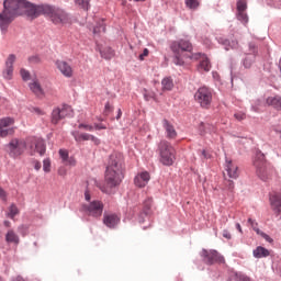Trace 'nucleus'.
<instances>
[{"mask_svg":"<svg viewBox=\"0 0 281 281\" xmlns=\"http://www.w3.org/2000/svg\"><path fill=\"white\" fill-rule=\"evenodd\" d=\"M252 255L255 258H267L269 256V250L262 246H258L254 251Z\"/></svg>","mask_w":281,"mask_h":281,"instance_id":"26","label":"nucleus"},{"mask_svg":"<svg viewBox=\"0 0 281 281\" xmlns=\"http://www.w3.org/2000/svg\"><path fill=\"white\" fill-rule=\"evenodd\" d=\"M170 49L173 54V63L179 67L186 65V59L190 58V60H192L194 58V54H192V43L188 40H178L172 42Z\"/></svg>","mask_w":281,"mask_h":281,"instance_id":"4","label":"nucleus"},{"mask_svg":"<svg viewBox=\"0 0 281 281\" xmlns=\"http://www.w3.org/2000/svg\"><path fill=\"white\" fill-rule=\"evenodd\" d=\"M257 176L261 181H268L271 179V169L267 167V160H265V154L257 151L252 161Z\"/></svg>","mask_w":281,"mask_h":281,"instance_id":"5","label":"nucleus"},{"mask_svg":"<svg viewBox=\"0 0 281 281\" xmlns=\"http://www.w3.org/2000/svg\"><path fill=\"white\" fill-rule=\"evenodd\" d=\"M192 60H200V64L198 66L199 71H210V69H212V64H210V59L207 58V56L201 53H195Z\"/></svg>","mask_w":281,"mask_h":281,"instance_id":"14","label":"nucleus"},{"mask_svg":"<svg viewBox=\"0 0 281 281\" xmlns=\"http://www.w3.org/2000/svg\"><path fill=\"white\" fill-rule=\"evenodd\" d=\"M33 166H34V168H35L36 170H41V168H42V165H41V162H40L38 160H34V161H33Z\"/></svg>","mask_w":281,"mask_h":281,"instance_id":"52","label":"nucleus"},{"mask_svg":"<svg viewBox=\"0 0 281 281\" xmlns=\"http://www.w3.org/2000/svg\"><path fill=\"white\" fill-rule=\"evenodd\" d=\"M34 111L37 115H45V112L38 108H35Z\"/></svg>","mask_w":281,"mask_h":281,"instance_id":"53","label":"nucleus"},{"mask_svg":"<svg viewBox=\"0 0 281 281\" xmlns=\"http://www.w3.org/2000/svg\"><path fill=\"white\" fill-rule=\"evenodd\" d=\"M59 112L61 113V116L69 117L74 115V110L71 109V105L64 104L59 108Z\"/></svg>","mask_w":281,"mask_h":281,"instance_id":"32","label":"nucleus"},{"mask_svg":"<svg viewBox=\"0 0 281 281\" xmlns=\"http://www.w3.org/2000/svg\"><path fill=\"white\" fill-rule=\"evenodd\" d=\"M201 256L206 265H225V257L216 250L203 249Z\"/></svg>","mask_w":281,"mask_h":281,"instance_id":"8","label":"nucleus"},{"mask_svg":"<svg viewBox=\"0 0 281 281\" xmlns=\"http://www.w3.org/2000/svg\"><path fill=\"white\" fill-rule=\"evenodd\" d=\"M103 224L110 229H114L120 224V217L113 213L103 215Z\"/></svg>","mask_w":281,"mask_h":281,"instance_id":"17","label":"nucleus"},{"mask_svg":"<svg viewBox=\"0 0 281 281\" xmlns=\"http://www.w3.org/2000/svg\"><path fill=\"white\" fill-rule=\"evenodd\" d=\"M151 207H153V199L148 198L144 202V212H145V214H150Z\"/></svg>","mask_w":281,"mask_h":281,"instance_id":"37","label":"nucleus"},{"mask_svg":"<svg viewBox=\"0 0 281 281\" xmlns=\"http://www.w3.org/2000/svg\"><path fill=\"white\" fill-rule=\"evenodd\" d=\"M14 119L3 117L0 119V137H8L14 134Z\"/></svg>","mask_w":281,"mask_h":281,"instance_id":"11","label":"nucleus"},{"mask_svg":"<svg viewBox=\"0 0 281 281\" xmlns=\"http://www.w3.org/2000/svg\"><path fill=\"white\" fill-rule=\"evenodd\" d=\"M161 85H162L164 91H172V89L175 87V82L172 81V78H170V77L164 78L161 81Z\"/></svg>","mask_w":281,"mask_h":281,"instance_id":"28","label":"nucleus"},{"mask_svg":"<svg viewBox=\"0 0 281 281\" xmlns=\"http://www.w3.org/2000/svg\"><path fill=\"white\" fill-rule=\"evenodd\" d=\"M105 111H111V104L109 103L105 104Z\"/></svg>","mask_w":281,"mask_h":281,"instance_id":"61","label":"nucleus"},{"mask_svg":"<svg viewBox=\"0 0 281 281\" xmlns=\"http://www.w3.org/2000/svg\"><path fill=\"white\" fill-rule=\"evenodd\" d=\"M184 3L189 10H196L200 5L199 0H184Z\"/></svg>","mask_w":281,"mask_h":281,"instance_id":"34","label":"nucleus"},{"mask_svg":"<svg viewBox=\"0 0 281 281\" xmlns=\"http://www.w3.org/2000/svg\"><path fill=\"white\" fill-rule=\"evenodd\" d=\"M235 278L237 281H251V279H249V277H247L243 273H236Z\"/></svg>","mask_w":281,"mask_h":281,"instance_id":"43","label":"nucleus"},{"mask_svg":"<svg viewBox=\"0 0 281 281\" xmlns=\"http://www.w3.org/2000/svg\"><path fill=\"white\" fill-rule=\"evenodd\" d=\"M194 100L202 109H207L212 104V89L200 87L194 93Z\"/></svg>","mask_w":281,"mask_h":281,"instance_id":"7","label":"nucleus"},{"mask_svg":"<svg viewBox=\"0 0 281 281\" xmlns=\"http://www.w3.org/2000/svg\"><path fill=\"white\" fill-rule=\"evenodd\" d=\"M4 226L5 227H10V222L9 221H4Z\"/></svg>","mask_w":281,"mask_h":281,"instance_id":"63","label":"nucleus"},{"mask_svg":"<svg viewBox=\"0 0 281 281\" xmlns=\"http://www.w3.org/2000/svg\"><path fill=\"white\" fill-rule=\"evenodd\" d=\"M55 65L65 78H74V67L69 63L58 59L55 61Z\"/></svg>","mask_w":281,"mask_h":281,"instance_id":"13","label":"nucleus"},{"mask_svg":"<svg viewBox=\"0 0 281 281\" xmlns=\"http://www.w3.org/2000/svg\"><path fill=\"white\" fill-rule=\"evenodd\" d=\"M234 117L237 119L238 122H243V120H245V117H247V115L243 112H237L234 114Z\"/></svg>","mask_w":281,"mask_h":281,"instance_id":"44","label":"nucleus"},{"mask_svg":"<svg viewBox=\"0 0 281 281\" xmlns=\"http://www.w3.org/2000/svg\"><path fill=\"white\" fill-rule=\"evenodd\" d=\"M220 45H223L226 52H229V49H236L238 48V41H229L225 37H220L218 40Z\"/></svg>","mask_w":281,"mask_h":281,"instance_id":"23","label":"nucleus"},{"mask_svg":"<svg viewBox=\"0 0 281 281\" xmlns=\"http://www.w3.org/2000/svg\"><path fill=\"white\" fill-rule=\"evenodd\" d=\"M270 205H271V210L272 212H274V214L277 215H281V198L280 195H272L270 198Z\"/></svg>","mask_w":281,"mask_h":281,"instance_id":"22","label":"nucleus"},{"mask_svg":"<svg viewBox=\"0 0 281 281\" xmlns=\"http://www.w3.org/2000/svg\"><path fill=\"white\" fill-rule=\"evenodd\" d=\"M60 120H65L60 113V108H55L52 112V124H58Z\"/></svg>","mask_w":281,"mask_h":281,"instance_id":"30","label":"nucleus"},{"mask_svg":"<svg viewBox=\"0 0 281 281\" xmlns=\"http://www.w3.org/2000/svg\"><path fill=\"white\" fill-rule=\"evenodd\" d=\"M158 150L164 166H172L175 164L177 151L168 140H161L158 145Z\"/></svg>","mask_w":281,"mask_h":281,"instance_id":"6","label":"nucleus"},{"mask_svg":"<svg viewBox=\"0 0 281 281\" xmlns=\"http://www.w3.org/2000/svg\"><path fill=\"white\" fill-rule=\"evenodd\" d=\"M94 128L97 131H104L106 130V126L104 124H94Z\"/></svg>","mask_w":281,"mask_h":281,"instance_id":"51","label":"nucleus"},{"mask_svg":"<svg viewBox=\"0 0 281 281\" xmlns=\"http://www.w3.org/2000/svg\"><path fill=\"white\" fill-rule=\"evenodd\" d=\"M43 170L44 172H52V160H49V158L44 159Z\"/></svg>","mask_w":281,"mask_h":281,"instance_id":"39","label":"nucleus"},{"mask_svg":"<svg viewBox=\"0 0 281 281\" xmlns=\"http://www.w3.org/2000/svg\"><path fill=\"white\" fill-rule=\"evenodd\" d=\"M102 32H106V26L104 25V22L93 29V34H102Z\"/></svg>","mask_w":281,"mask_h":281,"instance_id":"40","label":"nucleus"},{"mask_svg":"<svg viewBox=\"0 0 281 281\" xmlns=\"http://www.w3.org/2000/svg\"><path fill=\"white\" fill-rule=\"evenodd\" d=\"M7 243H13L14 245H19V235L14 233V231H8L5 235Z\"/></svg>","mask_w":281,"mask_h":281,"instance_id":"31","label":"nucleus"},{"mask_svg":"<svg viewBox=\"0 0 281 281\" xmlns=\"http://www.w3.org/2000/svg\"><path fill=\"white\" fill-rule=\"evenodd\" d=\"M202 156L204 157V159H207V151L205 149L202 150Z\"/></svg>","mask_w":281,"mask_h":281,"instance_id":"59","label":"nucleus"},{"mask_svg":"<svg viewBox=\"0 0 281 281\" xmlns=\"http://www.w3.org/2000/svg\"><path fill=\"white\" fill-rule=\"evenodd\" d=\"M201 135H206V133H216V127L210 123H201L199 126Z\"/></svg>","mask_w":281,"mask_h":281,"instance_id":"25","label":"nucleus"},{"mask_svg":"<svg viewBox=\"0 0 281 281\" xmlns=\"http://www.w3.org/2000/svg\"><path fill=\"white\" fill-rule=\"evenodd\" d=\"M13 281H25V279H23L22 277H18Z\"/></svg>","mask_w":281,"mask_h":281,"instance_id":"60","label":"nucleus"},{"mask_svg":"<svg viewBox=\"0 0 281 281\" xmlns=\"http://www.w3.org/2000/svg\"><path fill=\"white\" fill-rule=\"evenodd\" d=\"M90 142H92V144H94V146H100V138H98L94 135L91 136Z\"/></svg>","mask_w":281,"mask_h":281,"instance_id":"49","label":"nucleus"},{"mask_svg":"<svg viewBox=\"0 0 281 281\" xmlns=\"http://www.w3.org/2000/svg\"><path fill=\"white\" fill-rule=\"evenodd\" d=\"M3 8V11L0 13V27L1 30H8V25L14 21L15 16L21 14H26L29 19H36L38 5L25 0H4Z\"/></svg>","mask_w":281,"mask_h":281,"instance_id":"1","label":"nucleus"},{"mask_svg":"<svg viewBox=\"0 0 281 281\" xmlns=\"http://www.w3.org/2000/svg\"><path fill=\"white\" fill-rule=\"evenodd\" d=\"M104 210V204L100 201H92L90 204H83L82 211L86 212L89 216H94V218H98V216H102V212Z\"/></svg>","mask_w":281,"mask_h":281,"instance_id":"10","label":"nucleus"},{"mask_svg":"<svg viewBox=\"0 0 281 281\" xmlns=\"http://www.w3.org/2000/svg\"><path fill=\"white\" fill-rule=\"evenodd\" d=\"M59 156L61 157L63 164H65V161H67V159L69 158V151H67L65 149H60Z\"/></svg>","mask_w":281,"mask_h":281,"instance_id":"41","label":"nucleus"},{"mask_svg":"<svg viewBox=\"0 0 281 281\" xmlns=\"http://www.w3.org/2000/svg\"><path fill=\"white\" fill-rule=\"evenodd\" d=\"M91 0H75L76 5H78V8H80L81 10H89V8L91 7L90 3Z\"/></svg>","mask_w":281,"mask_h":281,"instance_id":"33","label":"nucleus"},{"mask_svg":"<svg viewBox=\"0 0 281 281\" xmlns=\"http://www.w3.org/2000/svg\"><path fill=\"white\" fill-rule=\"evenodd\" d=\"M162 127L166 131L167 139H177V130H175V125H172V123L165 119L162 121Z\"/></svg>","mask_w":281,"mask_h":281,"instance_id":"19","label":"nucleus"},{"mask_svg":"<svg viewBox=\"0 0 281 281\" xmlns=\"http://www.w3.org/2000/svg\"><path fill=\"white\" fill-rule=\"evenodd\" d=\"M259 234L262 236V238H265V240H267V243H273V239L269 235L265 233H259Z\"/></svg>","mask_w":281,"mask_h":281,"instance_id":"50","label":"nucleus"},{"mask_svg":"<svg viewBox=\"0 0 281 281\" xmlns=\"http://www.w3.org/2000/svg\"><path fill=\"white\" fill-rule=\"evenodd\" d=\"M19 215V207L14 204H11L9 207L8 217L14 220V216Z\"/></svg>","mask_w":281,"mask_h":281,"instance_id":"35","label":"nucleus"},{"mask_svg":"<svg viewBox=\"0 0 281 281\" xmlns=\"http://www.w3.org/2000/svg\"><path fill=\"white\" fill-rule=\"evenodd\" d=\"M225 171L227 172L229 179H238L240 172L238 171V166H236L232 160L226 161Z\"/></svg>","mask_w":281,"mask_h":281,"instance_id":"21","label":"nucleus"},{"mask_svg":"<svg viewBox=\"0 0 281 281\" xmlns=\"http://www.w3.org/2000/svg\"><path fill=\"white\" fill-rule=\"evenodd\" d=\"M248 223L257 234H260V228L258 227V223H256L252 218H248Z\"/></svg>","mask_w":281,"mask_h":281,"instance_id":"42","label":"nucleus"},{"mask_svg":"<svg viewBox=\"0 0 281 281\" xmlns=\"http://www.w3.org/2000/svg\"><path fill=\"white\" fill-rule=\"evenodd\" d=\"M79 128H85V131H93V125L89 124H79Z\"/></svg>","mask_w":281,"mask_h":281,"instance_id":"48","label":"nucleus"},{"mask_svg":"<svg viewBox=\"0 0 281 281\" xmlns=\"http://www.w3.org/2000/svg\"><path fill=\"white\" fill-rule=\"evenodd\" d=\"M148 181H150V173H148V171L138 173L134 179V183L137 188H146Z\"/></svg>","mask_w":281,"mask_h":281,"instance_id":"18","label":"nucleus"},{"mask_svg":"<svg viewBox=\"0 0 281 281\" xmlns=\"http://www.w3.org/2000/svg\"><path fill=\"white\" fill-rule=\"evenodd\" d=\"M65 166H76V159L74 157H68L67 160H65Z\"/></svg>","mask_w":281,"mask_h":281,"instance_id":"45","label":"nucleus"},{"mask_svg":"<svg viewBox=\"0 0 281 281\" xmlns=\"http://www.w3.org/2000/svg\"><path fill=\"white\" fill-rule=\"evenodd\" d=\"M228 190H232L234 188V181H226Z\"/></svg>","mask_w":281,"mask_h":281,"instance_id":"54","label":"nucleus"},{"mask_svg":"<svg viewBox=\"0 0 281 281\" xmlns=\"http://www.w3.org/2000/svg\"><path fill=\"white\" fill-rule=\"evenodd\" d=\"M76 142H90L92 135L87 133L72 132Z\"/></svg>","mask_w":281,"mask_h":281,"instance_id":"27","label":"nucleus"},{"mask_svg":"<svg viewBox=\"0 0 281 281\" xmlns=\"http://www.w3.org/2000/svg\"><path fill=\"white\" fill-rule=\"evenodd\" d=\"M254 55H248L245 59H244V67L245 69H251V65H254Z\"/></svg>","mask_w":281,"mask_h":281,"instance_id":"36","label":"nucleus"},{"mask_svg":"<svg viewBox=\"0 0 281 281\" xmlns=\"http://www.w3.org/2000/svg\"><path fill=\"white\" fill-rule=\"evenodd\" d=\"M16 60V56L14 55H10L7 59V68L3 71V76L7 80L12 79V74L14 71V68L12 67V65H14V61Z\"/></svg>","mask_w":281,"mask_h":281,"instance_id":"20","label":"nucleus"},{"mask_svg":"<svg viewBox=\"0 0 281 281\" xmlns=\"http://www.w3.org/2000/svg\"><path fill=\"white\" fill-rule=\"evenodd\" d=\"M148 54H150V50H148V48H145L138 57L139 60H144V58H146L148 56Z\"/></svg>","mask_w":281,"mask_h":281,"instance_id":"46","label":"nucleus"},{"mask_svg":"<svg viewBox=\"0 0 281 281\" xmlns=\"http://www.w3.org/2000/svg\"><path fill=\"white\" fill-rule=\"evenodd\" d=\"M41 14L47 16L55 25H67V23H71V18L69 14L60 8L47 4L37 5L35 19H38Z\"/></svg>","mask_w":281,"mask_h":281,"instance_id":"3","label":"nucleus"},{"mask_svg":"<svg viewBox=\"0 0 281 281\" xmlns=\"http://www.w3.org/2000/svg\"><path fill=\"white\" fill-rule=\"evenodd\" d=\"M30 149L31 153H38L41 156L45 155V140L42 138H32Z\"/></svg>","mask_w":281,"mask_h":281,"instance_id":"15","label":"nucleus"},{"mask_svg":"<svg viewBox=\"0 0 281 281\" xmlns=\"http://www.w3.org/2000/svg\"><path fill=\"white\" fill-rule=\"evenodd\" d=\"M236 229L239 231L240 234H243V227L239 223L236 224Z\"/></svg>","mask_w":281,"mask_h":281,"instance_id":"57","label":"nucleus"},{"mask_svg":"<svg viewBox=\"0 0 281 281\" xmlns=\"http://www.w3.org/2000/svg\"><path fill=\"white\" fill-rule=\"evenodd\" d=\"M20 76H21L22 80H24V82L32 80V75L27 70H25V68H22L20 70Z\"/></svg>","mask_w":281,"mask_h":281,"instance_id":"38","label":"nucleus"},{"mask_svg":"<svg viewBox=\"0 0 281 281\" xmlns=\"http://www.w3.org/2000/svg\"><path fill=\"white\" fill-rule=\"evenodd\" d=\"M266 103L268 106H273L277 111H281V97L274 95V97H268L266 100Z\"/></svg>","mask_w":281,"mask_h":281,"instance_id":"24","label":"nucleus"},{"mask_svg":"<svg viewBox=\"0 0 281 281\" xmlns=\"http://www.w3.org/2000/svg\"><path fill=\"white\" fill-rule=\"evenodd\" d=\"M122 117V110H119V115L116 116V120H120Z\"/></svg>","mask_w":281,"mask_h":281,"instance_id":"62","label":"nucleus"},{"mask_svg":"<svg viewBox=\"0 0 281 281\" xmlns=\"http://www.w3.org/2000/svg\"><path fill=\"white\" fill-rule=\"evenodd\" d=\"M122 179H124V155L114 151L110 155L105 170L106 186L100 187V190L105 194H111L113 188L122 183Z\"/></svg>","mask_w":281,"mask_h":281,"instance_id":"2","label":"nucleus"},{"mask_svg":"<svg viewBox=\"0 0 281 281\" xmlns=\"http://www.w3.org/2000/svg\"><path fill=\"white\" fill-rule=\"evenodd\" d=\"M144 98H145V100L148 101V100H150V98H153V94L145 93V94H144Z\"/></svg>","mask_w":281,"mask_h":281,"instance_id":"58","label":"nucleus"},{"mask_svg":"<svg viewBox=\"0 0 281 281\" xmlns=\"http://www.w3.org/2000/svg\"><path fill=\"white\" fill-rule=\"evenodd\" d=\"M0 198L5 199V191L2 188H0Z\"/></svg>","mask_w":281,"mask_h":281,"instance_id":"56","label":"nucleus"},{"mask_svg":"<svg viewBox=\"0 0 281 281\" xmlns=\"http://www.w3.org/2000/svg\"><path fill=\"white\" fill-rule=\"evenodd\" d=\"M85 199L86 201H91V194L89 193V191L85 192Z\"/></svg>","mask_w":281,"mask_h":281,"instance_id":"55","label":"nucleus"},{"mask_svg":"<svg viewBox=\"0 0 281 281\" xmlns=\"http://www.w3.org/2000/svg\"><path fill=\"white\" fill-rule=\"evenodd\" d=\"M38 61H40V59L37 57H35V63H38Z\"/></svg>","mask_w":281,"mask_h":281,"instance_id":"64","label":"nucleus"},{"mask_svg":"<svg viewBox=\"0 0 281 281\" xmlns=\"http://www.w3.org/2000/svg\"><path fill=\"white\" fill-rule=\"evenodd\" d=\"M100 54L102 58H105V60H111V58H114L115 56V50L111 47H105L102 50H100Z\"/></svg>","mask_w":281,"mask_h":281,"instance_id":"29","label":"nucleus"},{"mask_svg":"<svg viewBox=\"0 0 281 281\" xmlns=\"http://www.w3.org/2000/svg\"><path fill=\"white\" fill-rule=\"evenodd\" d=\"M29 89L36 95L37 98H43L45 95V90H43V86L38 81V78L34 77L32 81L29 83Z\"/></svg>","mask_w":281,"mask_h":281,"instance_id":"16","label":"nucleus"},{"mask_svg":"<svg viewBox=\"0 0 281 281\" xmlns=\"http://www.w3.org/2000/svg\"><path fill=\"white\" fill-rule=\"evenodd\" d=\"M237 20L244 25L249 23V16L247 15V2L245 0L237 1Z\"/></svg>","mask_w":281,"mask_h":281,"instance_id":"12","label":"nucleus"},{"mask_svg":"<svg viewBox=\"0 0 281 281\" xmlns=\"http://www.w3.org/2000/svg\"><path fill=\"white\" fill-rule=\"evenodd\" d=\"M222 236H223V238H226L227 240H232V234L227 229L223 231Z\"/></svg>","mask_w":281,"mask_h":281,"instance_id":"47","label":"nucleus"},{"mask_svg":"<svg viewBox=\"0 0 281 281\" xmlns=\"http://www.w3.org/2000/svg\"><path fill=\"white\" fill-rule=\"evenodd\" d=\"M7 147L9 148V155L10 157H19L25 153V148L27 145L25 144V140L13 138Z\"/></svg>","mask_w":281,"mask_h":281,"instance_id":"9","label":"nucleus"}]
</instances>
